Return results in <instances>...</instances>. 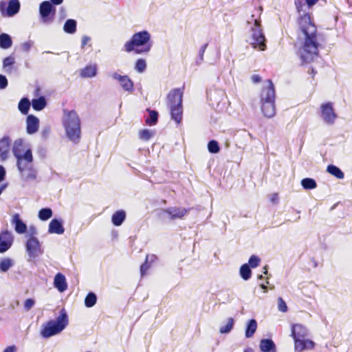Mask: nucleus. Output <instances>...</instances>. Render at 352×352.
<instances>
[{
	"instance_id": "1",
	"label": "nucleus",
	"mask_w": 352,
	"mask_h": 352,
	"mask_svg": "<svg viewBox=\"0 0 352 352\" xmlns=\"http://www.w3.org/2000/svg\"><path fill=\"white\" fill-rule=\"evenodd\" d=\"M298 24L305 35L303 46L300 50V57L303 63H310L318 56L320 43L317 40V29L307 14L300 17Z\"/></svg>"
},
{
	"instance_id": "2",
	"label": "nucleus",
	"mask_w": 352,
	"mask_h": 352,
	"mask_svg": "<svg viewBox=\"0 0 352 352\" xmlns=\"http://www.w3.org/2000/svg\"><path fill=\"white\" fill-rule=\"evenodd\" d=\"M151 47V35L147 30L133 34L131 39L124 44V50L126 52L134 51L136 54L148 53Z\"/></svg>"
},
{
	"instance_id": "3",
	"label": "nucleus",
	"mask_w": 352,
	"mask_h": 352,
	"mask_svg": "<svg viewBox=\"0 0 352 352\" xmlns=\"http://www.w3.org/2000/svg\"><path fill=\"white\" fill-rule=\"evenodd\" d=\"M68 323L67 314L65 309H62L55 320H50L41 325L40 335L43 338L48 339L60 333Z\"/></svg>"
},
{
	"instance_id": "4",
	"label": "nucleus",
	"mask_w": 352,
	"mask_h": 352,
	"mask_svg": "<svg viewBox=\"0 0 352 352\" xmlns=\"http://www.w3.org/2000/svg\"><path fill=\"white\" fill-rule=\"evenodd\" d=\"M63 126L67 138L72 142H80L81 135L80 120L74 110H64Z\"/></svg>"
},
{
	"instance_id": "5",
	"label": "nucleus",
	"mask_w": 352,
	"mask_h": 352,
	"mask_svg": "<svg viewBox=\"0 0 352 352\" xmlns=\"http://www.w3.org/2000/svg\"><path fill=\"white\" fill-rule=\"evenodd\" d=\"M267 85L263 86L261 90L260 100L261 111L263 115L267 118H271L274 117L276 113V92L272 81L267 80Z\"/></svg>"
},
{
	"instance_id": "6",
	"label": "nucleus",
	"mask_w": 352,
	"mask_h": 352,
	"mask_svg": "<svg viewBox=\"0 0 352 352\" xmlns=\"http://www.w3.org/2000/svg\"><path fill=\"white\" fill-rule=\"evenodd\" d=\"M182 97L183 92L179 89H173L167 96L171 119L177 124H179L182 120Z\"/></svg>"
},
{
	"instance_id": "7",
	"label": "nucleus",
	"mask_w": 352,
	"mask_h": 352,
	"mask_svg": "<svg viewBox=\"0 0 352 352\" xmlns=\"http://www.w3.org/2000/svg\"><path fill=\"white\" fill-rule=\"evenodd\" d=\"M33 156L25 157L16 163L17 169L20 173L21 180L24 182H33L36 180L38 176V170L33 164Z\"/></svg>"
},
{
	"instance_id": "8",
	"label": "nucleus",
	"mask_w": 352,
	"mask_h": 352,
	"mask_svg": "<svg viewBox=\"0 0 352 352\" xmlns=\"http://www.w3.org/2000/svg\"><path fill=\"white\" fill-rule=\"evenodd\" d=\"M251 30L252 34L250 44L254 49L264 51L266 49V38L261 27V21L254 20V25Z\"/></svg>"
},
{
	"instance_id": "9",
	"label": "nucleus",
	"mask_w": 352,
	"mask_h": 352,
	"mask_svg": "<svg viewBox=\"0 0 352 352\" xmlns=\"http://www.w3.org/2000/svg\"><path fill=\"white\" fill-rule=\"evenodd\" d=\"M25 252L28 255V261H33L44 253L38 238L34 236H30L25 243Z\"/></svg>"
},
{
	"instance_id": "10",
	"label": "nucleus",
	"mask_w": 352,
	"mask_h": 352,
	"mask_svg": "<svg viewBox=\"0 0 352 352\" xmlns=\"http://www.w3.org/2000/svg\"><path fill=\"white\" fill-rule=\"evenodd\" d=\"M40 21L45 25H50L54 21L56 9L48 1H42L39 5Z\"/></svg>"
},
{
	"instance_id": "11",
	"label": "nucleus",
	"mask_w": 352,
	"mask_h": 352,
	"mask_svg": "<svg viewBox=\"0 0 352 352\" xmlns=\"http://www.w3.org/2000/svg\"><path fill=\"white\" fill-rule=\"evenodd\" d=\"M21 5L19 0H1L0 1V12L2 16L12 17L20 10Z\"/></svg>"
},
{
	"instance_id": "12",
	"label": "nucleus",
	"mask_w": 352,
	"mask_h": 352,
	"mask_svg": "<svg viewBox=\"0 0 352 352\" xmlns=\"http://www.w3.org/2000/svg\"><path fill=\"white\" fill-rule=\"evenodd\" d=\"M12 151L16 160V163L24 160L25 157L33 156L32 151L30 148L24 151L23 141L22 139H17L14 142Z\"/></svg>"
},
{
	"instance_id": "13",
	"label": "nucleus",
	"mask_w": 352,
	"mask_h": 352,
	"mask_svg": "<svg viewBox=\"0 0 352 352\" xmlns=\"http://www.w3.org/2000/svg\"><path fill=\"white\" fill-rule=\"evenodd\" d=\"M320 114L323 121L329 125L333 124L335 120L337 118V115L333 107V103L331 102H327L321 104Z\"/></svg>"
},
{
	"instance_id": "14",
	"label": "nucleus",
	"mask_w": 352,
	"mask_h": 352,
	"mask_svg": "<svg viewBox=\"0 0 352 352\" xmlns=\"http://www.w3.org/2000/svg\"><path fill=\"white\" fill-rule=\"evenodd\" d=\"M14 243L12 233L8 230H2L0 232V254H3L10 249Z\"/></svg>"
},
{
	"instance_id": "15",
	"label": "nucleus",
	"mask_w": 352,
	"mask_h": 352,
	"mask_svg": "<svg viewBox=\"0 0 352 352\" xmlns=\"http://www.w3.org/2000/svg\"><path fill=\"white\" fill-rule=\"evenodd\" d=\"M190 209L182 207H169L162 210V212L166 214L170 220L182 219L189 212Z\"/></svg>"
},
{
	"instance_id": "16",
	"label": "nucleus",
	"mask_w": 352,
	"mask_h": 352,
	"mask_svg": "<svg viewBox=\"0 0 352 352\" xmlns=\"http://www.w3.org/2000/svg\"><path fill=\"white\" fill-rule=\"evenodd\" d=\"M111 77L120 82L122 88L127 92L131 93L134 91V83L126 75L122 76L116 72L111 74Z\"/></svg>"
},
{
	"instance_id": "17",
	"label": "nucleus",
	"mask_w": 352,
	"mask_h": 352,
	"mask_svg": "<svg viewBox=\"0 0 352 352\" xmlns=\"http://www.w3.org/2000/svg\"><path fill=\"white\" fill-rule=\"evenodd\" d=\"M225 93L220 89H210L207 91V97L210 105L218 107L221 101L223 99Z\"/></svg>"
},
{
	"instance_id": "18",
	"label": "nucleus",
	"mask_w": 352,
	"mask_h": 352,
	"mask_svg": "<svg viewBox=\"0 0 352 352\" xmlns=\"http://www.w3.org/2000/svg\"><path fill=\"white\" fill-rule=\"evenodd\" d=\"M292 336L294 340L306 338L308 336V330L301 324H294L292 326Z\"/></svg>"
},
{
	"instance_id": "19",
	"label": "nucleus",
	"mask_w": 352,
	"mask_h": 352,
	"mask_svg": "<svg viewBox=\"0 0 352 352\" xmlns=\"http://www.w3.org/2000/svg\"><path fill=\"white\" fill-rule=\"evenodd\" d=\"M11 140L9 137L4 136L0 139V160L6 161L9 156Z\"/></svg>"
},
{
	"instance_id": "20",
	"label": "nucleus",
	"mask_w": 352,
	"mask_h": 352,
	"mask_svg": "<svg viewBox=\"0 0 352 352\" xmlns=\"http://www.w3.org/2000/svg\"><path fill=\"white\" fill-rule=\"evenodd\" d=\"M64 232L63 221L58 218L52 219L49 223L48 233L62 234Z\"/></svg>"
},
{
	"instance_id": "21",
	"label": "nucleus",
	"mask_w": 352,
	"mask_h": 352,
	"mask_svg": "<svg viewBox=\"0 0 352 352\" xmlns=\"http://www.w3.org/2000/svg\"><path fill=\"white\" fill-rule=\"evenodd\" d=\"M39 119L34 115H28L26 118V131L30 135L34 134L38 130Z\"/></svg>"
},
{
	"instance_id": "22",
	"label": "nucleus",
	"mask_w": 352,
	"mask_h": 352,
	"mask_svg": "<svg viewBox=\"0 0 352 352\" xmlns=\"http://www.w3.org/2000/svg\"><path fill=\"white\" fill-rule=\"evenodd\" d=\"M11 223L14 226V230L18 234H24L27 232V225L21 220L19 214H13Z\"/></svg>"
},
{
	"instance_id": "23",
	"label": "nucleus",
	"mask_w": 352,
	"mask_h": 352,
	"mask_svg": "<svg viewBox=\"0 0 352 352\" xmlns=\"http://www.w3.org/2000/svg\"><path fill=\"white\" fill-rule=\"evenodd\" d=\"M294 344L295 351L296 352H301L304 350L311 349L314 346V342L307 338L294 340Z\"/></svg>"
},
{
	"instance_id": "24",
	"label": "nucleus",
	"mask_w": 352,
	"mask_h": 352,
	"mask_svg": "<svg viewBox=\"0 0 352 352\" xmlns=\"http://www.w3.org/2000/svg\"><path fill=\"white\" fill-rule=\"evenodd\" d=\"M54 286L60 292H63L67 289V283L65 276L61 273H57L54 279Z\"/></svg>"
},
{
	"instance_id": "25",
	"label": "nucleus",
	"mask_w": 352,
	"mask_h": 352,
	"mask_svg": "<svg viewBox=\"0 0 352 352\" xmlns=\"http://www.w3.org/2000/svg\"><path fill=\"white\" fill-rule=\"evenodd\" d=\"M259 347L262 352H276V344L270 338L262 339L260 341Z\"/></svg>"
},
{
	"instance_id": "26",
	"label": "nucleus",
	"mask_w": 352,
	"mask_h": 352,
	"mask_svg": "<svg viewBox=\"0 0 352 352\" xmlns=\"http://www.w3.org/2000/svg\"><path fill=\"white\" fill-rule=\"evenodd\" d=\"M31 104L34 110L39 111L45 108L47 102L45 97L41 96L38 98H33Z\"/></svg>"
},
{
	"instance_id": "27",
	"label": "nucleus",
	"mask_w": 352,
	"mask_h": 352,
	"mask_svg": "<svg viewBox=\"0 0 352 352\" xmlns=\"http://www.w3.org/2000/svg\"><path fill=\"white\" fill-rule=\"evenodd\" d=\"M97 74V65H89L80 69V75L82 78H93Z\"/></svg>"
},
{
	"instance_id": "28",
	"label": "nucleus",
	"mask_w": 352,
	"mask_h": 352,
	"mask_svg": "<svg viewBox=\"0 0 352 352\" xmlns=\"http://www.w3.org/2000/svg\"><path fill=\"white\" fill-rule=\"evenodd\" d=\"M126 219V212L123 210H117L111 217V222L115 226H120Z\"/></svg>"
},
{
	"instance_id": "29",
	"label": "nucleus",
	"mask_w": 352,
	"mask_h": 352,
	"mask_svg": "<svg viewBox=\"0 0 352 352\" xmlns=\"http://www.w3.org/2000/svg\"><path fill=\"white\" fill-rule=\"evenodd\" d=\"M257 329V322L255 319H250L248 321L245 327V336L247 338H252Z\"/></svg>"
},
{
	"instance_id": "30",
	"label": "nucleus",
	"mask_w": 352,
	"mask_h": 352,
	"mask_svg": "<svg viewBox=\"0 0 352 352\" xmlns=\"http://www.w3.org/2000/svg\"><path fill=\"white\" fill-rule=\"evenodd\" d=\"M63 30L65 33L74 34L77 30V22L75 19H69L63 25Z\"/></svg>"
},
{
	"instance_id": "31",
	"label": "nucleus",
	"mask_w": 352,
	"mask_h": 352,
	"mask_svg": "<svg viewBox=\"0 0 352 352\" xmlns=\"http://www.w3.org/2000/svg\"><path fill=\"white\" fill-rule=\"evenodd\" d=\"M14 265L13 259L5 257L0 259V273L7 272Z\"/></svg>"
},
{
	"instance_id": "32",
	"label": "nucleus",
	"mask_w": 352,
	"mask_h": 352,
	"mask_svg": "<svg viewBox=\"0 0 352 352\" xmlns=\"http://www.w3.org/2000/svg\"><path fill=\"white\" fill-rule=\"evenodd\" d=\"M146 111L148 113V117L145 120L146 124L148 126L155 125L158 121V112L149 108L146 109Z\"/></svg>"
},
{
	"instance_id": "33",
	"label": "nucleus",
	"mask_w": 352,
	"mask_h": 352,
	"mask_svg": "<svg viewBox=\"0 0 352 352\" xmlns=\"http://www.w3.org/2000/svg\"><path fill=\"white\" fill-rule=\"evenodd\" d=\"M12 45L11 36L6 33L0 34V48L7 50Z\"/></svg>"
},
{
	"instance_id": "34",
	"label": "nucleus",
	"mask_w": 352,
	"mask_h": 352,
	"mask_svg": "<svg viewBox=\"0 0 352 352\" xmlns=\"http://www.w3.org/2000/svg\"><path fill=\"white\" fill-rule=\"evenodd\" d=\"M327 171L338 179H343L344 174L342 170L338 166L333 164L327 166Z\"/></svg>"
},
{
	"instance_id": "35",
	"label": "nucleus",
	"mask_w": 352,
	"mask_h": 352,
	"mask_svg": "<svg viewBox=\"0 0 352 352\" xmlns=\"http://www.w3.org/2000/svg\"><path fill=\"white\" fill-rule=\"evenodd\" d=\"M30 107V102L28 98H23L19 102L18 109L23 115H28Z\"/></svg>"
},
{
	"instance_id": "36",
	"label": "nucleus",
	"mask_w": 352,
	"mask_h": 352,
	"mask_svg": "<svg viewBox=\"0 0 352 352\" xmlns=\"http://www.w3.org/2000/svg\"><path fill=\"white\" fill-rule=\"evenodd\" d=\"M239 274L241 278L244 280H248L251 278L252 276V270L246 263L243 264L239 269Z\"/></svg>"
},
{
	"instance_id": "37",
	"label": "nucleus",
	"mask_w": 352,
	"mask_h": 352,
	"mask_svg": "<svg viewBox=\"0 0 352 352\" xmlns=\"http://www.w3.org/2000/svg\"><path fill=\"white\" fill-rule=\"evenodd\" d=\"M97 302V296L93 292H89L85 298V305L87 308L94 307Z\"/></svg>"
},
{
	"instance_id": "38",
	"label": "nucleus",
	"mask_w": 352,
	"mask_h": 352,
	"mask_svg": "<svg viewBox=\"0 0 352 352\" xmlns=\"http://www.w3.org/2000/svg\"><path fill=\"white\" fill-rule=\"evenodd\" d=\"M15 63V58L10 55L9 56L6 57L3 60V67L5 69L6 72L7 74H10L12 72V66Z\"/></svg>"
},
{
	"instance_id": "39",
	"label": "nucleus",
	"mask_w": 352,
	"mask_h": 352,
	"mask_svg": "<svg viewBox=\"0 0 352 352\" xmlns=\"http://www.w3.org/2000/svg\"><path fill=\"white\" fill-rule=\"evenodd\" d=\"M300 183L302 188L305 190H312L317 186L316 180L309 177L302 179Z\"/></svg>"
},
{
	"instance_id": "40",
	"label": "nucleus",
	"mask_w": 352,
	"mask_h": 352,
	"mask_svg": "<svg viewBox=\"0 0 352 352\" xmlns=\"http://www.w3.org/2000/svg\"><path fill=\"white\" fill-rule=\"evenodd\" d=\"M53 215L52 210L50 208H43L38 211V217L41 221H47Z\"/></svg>"
},
{
	"instance_id": "41",
	"label": "nucleus",
	"mask_w": 352,
	"mask_h": 352,
	"mask_svg": "<svg viewBox=\"0 0 352 352\" xmlns=\"http://www.w3.org/2000/svg\"><path fill=\"white\" fill-rule=\"evenodd\" d=\"M208 150L210 153L216 154L220 151L219 143L215 140H211L208 143Z\"/></svg>"
},
{
	"instance_id": "42",
	"label": "nucleus",
	"mask_w": 352,
	"mask_h": 352,
	"mask_svg": "<svg viewBox=\"0 0 352 352\" xmlns=\"http://www.w3.org/2000/svg\"><path fill=\"white\" fill-rule=\"evenodd\" d=\"M146 69V62L143 58H138L135 64V69L138 73H143Z\"/></svg>"
},
{
	"instance_id": "43",
	"label": "nucleus",
	"mask_w": 352,
	"mask_h": 352,
	"mask_svg": "<svg viewBox=\"0 0 352 352\" xmlns=\"http://www.w3.org/2000/svg\"><path fill=\"white\" fill-rule=\"evenodd\" d=\"M154 135V132L148 129H142L139 133V137L141 140L144 141L149 140Z\"/></svg>"
},
{
	"instance_id": "44",
	"label": "nucleus",
	"mask_w": 352,
	"mask_h": 352,
	"mask_svg": "<svg viewBox=\"0 0 352 352\" xmlns=\"http://www.w3.org/2000/svg\"><path fill=\"white\" fill-rule=\"evenodd\" d=\"M234 325V320L232 318H228V322L226 325L220 327L219 332L222 334H226L230 332Z\"/></svg>"
},
{
	"instance_id": "45",
	"label": "nucleus",
	"mask_w": 352,
	"mask_h": 352,
	"mask_svg": "<svg viewBox=\"0 0 352 352\" xmlns=\"http://www.w3.org/2000/svg\"><path fill=\"white\" fill-rule=\"evenodd\" d=\"M260 262V258L258 256L253 254L249 258L248 263L247 264L250 265V268H255L259 265Z\"/></svg>"
},
{
	"instance_id": "46",
	"label": "nucleus",
	"mask_w": 352,
	"mask_h": 352,
	"mask_svg": "<svg viewBox=\"0 0 352 352\" xmlns=\"http://www.w3.org/2000/svg\"><path fill=\"white\" fill-rule=\"evenodd\" d=\"M207 47H208V43H206V44L203 45L201 47V48L199 49V59L196 62L197 65H200L201 63V62L203 61L204 55V53H205V51H206Z\"/></svg>"
},
{
	"instance_id": "47",
	"label": "nucleus",
	"mask_w": 352,
	"mask_h": 352,
	"mask_svg": "<svg viewBox=\"0 0 352 352\" xmlns=\"http://www.w3.org/2000/svg\"><path fill=\"white\" fill-rule=\"evenodd\" d=\"M278 308L280 311L283 313L287 311V304L281 297L278 299Z\"/></svg>"
},
{
	"instance_id": "48",
	"label": "nucleus",
	"mask_w": 352,
	"mask_h": 352,
	"mask_svg": "<svg viewBox=\"0 0 352 352\" xmlns=\"http://www.w3.org/2000/svg\"><path fill=\"white\" fill-rule=\"evenodd\" d=\"M34 44V42L32 41H28L23 43H22L21 45V50L26 52V53H28L31 49V47H32Z\"/></svg>"
},
{
	"instance_id": "49",
	"label": "nucleus",
	"mask_w": 352,
	"mask_h": 352,
	"mask_svg": "<svg viewBox=\"0 0 352 352\" xmlns=\"http://www.w3.org/2000/svg\"><path fill=\"white\" fill-rule=\"evenodd\" d=\"M35 304V300L33 298H28L24 302V309L26 311L30 310Z\"/></svg>"
},
{
	"instance_id": "50",
	"label": "nucleus",
	"mask_w": 352,
	"mask_h": 352,
	"mask_svg": "<svg viewBox=\"0 0 352 352\" xmlns=\"http://www.w3.org/2000/svg\"><path fill=\"white\" fill-rule=\"evenodd\" d=\"M8 81L6 76L0 74V89H4L8 87Z\"/></svg>"
},
{
	"instance_id": "51",
	"label": "nucleus",
	"mask_w": 352,
	"mask_h": 352,
	"mask_svg": "<svg viewBox=\"0 0 352 352\" xmlns=\"http://www.w3.org/2000/svg\"><path fill=\"white\" fill-rule=\"evenodd\" d=\"M51 132V128L49 126H46L42 129L41 136L43 139H47Z\"/></svg>"
},
{
	"instance_id": "52",
	"label": "nucleus",
	"mask_w": 352,
	"mask_h": 352,
	"mask_svg": "<svg viewBox=\"0 0 352 352\" xmlns=\"http://www.w3.org/2000/svg\"><path fill=\"white\" fill-rule=\"evenodd\" d=\"M147 259H148V256H146V259L145 262L144 263H142L140 266L141 276H144L146 274V271L149 268V265L148 264Z\"/></svg>"
},
{
	"instance_id": "53",
	"label": "nucleus",
	"mask_w": 352,
	"mask_h": 352,
	"mask_svg": "<svg viewBox=\"0 0 352 352\" xmlns=\"http://www.w3.org/2000/svg\"><path fill=\"white\" fill-rule=\"evenodd\" d=\"M6 175V170L3 165H0V183L4 181Z\"/></svg>"
},
{
	"instance_id": "54",
	"label": "nucleus",
	"mask_w": 352,
	"mask_h": 352,
	"mask_svg": "<svg viewBox=\"0 0 352 352\" xmlns=\"http://www.w3.org/2000/svg\"><path fill=\"white\" fill-rule=\"evenodd\" d=\"M91 41V38L88 36H86V35H84L82 37V41H81V47L82 48H84L85 46L87 44V43L89 41Z\"/></svg>"
},
{
	"instance_id": "55",
	"label": "nucleus",
	"mask_w": 352,
	"mask_h": 352,
	"mask_svg": "<svg viewBox=\"0 0 352 352\" xmlns=\"http://www.w3.org/2000/svg\"><path fill=\"white\" fill-rule=\"evenodd\" d=\"M59 15L60 19H64L66 16V10L63 7H61L59 10Z\"/></svg>"
},
{
	"instance_id": "56",
	"label": "nucleus",
	"mask_w": 352,
	"mask_h": 352,
	"mask_svg": "<svg viewBox=\"0 0 352 352\" xmlns=\"http://www.w3.org/2000/svg\"><path fill=\"white\" fill-rule=\"evenodd\" d=\"M16 347L15 345H11L6 347L3 352H16Z\"/></svg>"
},
{
	"instance_id": "57",
	"label": "nucleus",
	"mask_w": 352,
	"mask_h": 352,
	"mask_svg": "<svg viewBox=\"0 0 352 352\" xmlns=\"http://www.w3.org/2000/svg\"><path fill=\"white\" fill-rule=\"evenodd\" d=\"M251 80L254 83H258L261 81V77L258 75H253L251 77Z\"/></svg>"
},
{
	"instance_id": "58",
	"label": "nucleus",
	"mask_w": 352,
	"mask_h": 352,
	"mask_svg": "<svg viewBox=\"0 0 352 352\" xmlns=\"http://www.w3.org/2000/svg\"><path fill=\"white\" fill-rule=\"evenodd\" d=\"M318 1V0H305V3L309 8H311L315 4H316Z\"/></svg>"
},
{
	"instance_id": "59",
	"label": "nucleus",
	"mask_w": 352,
	"mask_h": 352,
	"mask_svg": "<svg viewBox=\"0 0 352 352\" xmlns=\"http://www.w3.org/2000/svg\"><path fill=\"white\" fill-rule=\"evenodd\" d=\"M270 200H271V201L272 203L277 204L278 203V194L274 193V194L272 195Z\"/></svg>"
},
{
	"instance_id": "60",
	"label": "nucleus",
	"mask_w": 352,
	"mask_h": 352,
	"mask_svg": "<svg viewBox=\"0 0 352 352\" xmlns=\"http://www.w3.org/2000/svg\"><path fill=\"white\" fill-rule=\"evenodd\" d=\"M49 1L52 3L53 6L56 7V6L60 5L63 2V0H50Z\"/></svg>"
},
{
	"instance_id": "61",
	"label": "nucleus",
	"mask_w": 352,
	"mask_h": 352,
	"mask_svg": "<svg viewBox=\"0 0 352 352\" xmlns=\"http://www.w3.org/2000/svg\"><path fill=\"white\" fill-rule=\"evenodd\" d=\"M295 5H296V9L298 10V12H300V10L302 7V3L300 1H297L295 2Z\"/></svg>"
},
{
	"instance_id": "62",
	"label": "nucleus",
	"mask_w": 352,
	"mask_h": 352,
	"mask_svg": "<svg viewBox=\"0 0 352 352\" xmlns=\"http://www.w3.org/2000/svg\"><path fill=\"white\" fill-rule=\"evenodd\" d=\"M30 236H34V234H36V230L34 227H30Z\"/></svg>"
},
{
	"instance_id": "63",
	"label": "nucleus",
	"mask_w": 352,
	"mask_h": 352,
	"mask_svg": "<svg viewBox=\"0 0 352 352\" xmlns=\"http://www.w3.org/2000/svg\"><path fill=\"white\" fill-rule=\"evenodd\" d=\"M8 187V184L6 183V184H3L2 185L0 186V195H1V193L3 192V190Z\"/></svg>"
},
{
	"instance_id": "64",
	"label": "nucleus",
	"mask_w": 352,
	"mask_h": 352,
	"mask_svg": "<svg viewBox=\"0 0 352 352\" xmlns=\"http://www.w3.org/2000/svg\"><path fill=\"white\" fill-rule=\"evenodd\" d=\"M260 287H261L263 289H264V292H266V291H267V286H266L265 284H263H263H261V285H260Z\"/></svg>"
}]
</instances>
